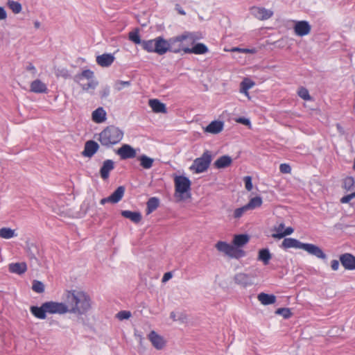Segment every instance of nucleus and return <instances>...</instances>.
Here are the masks:
<instances>
[{
	"label": "nucleus",
	"mask_w": 355,
	"mask_h": 355,
	"mask_svg": "<svg viewBox=\"0 0 355 355\" xmlns=\"http://www.w3.org/2000/svg\"><path fill=\"white\" fill-rule=\"evenodd\" d=\"M65 300L69 313L84 315L92 309L91 297L83 291L71 290L67 291Z\"/></svg>",
	"instance_id": "obj_1"
},
{
	"label": "nucleus",
	"mask_w": 355,
	"mask_h": 355,
	"mask_svg": "<svg viewBox=\"0 0 355 355\" xmlns=\"http://www.w3.org/2000/svg\"><path fill=\"white\" fill-rule=\"evenodd\" d=\"M281 247L284 249H302L307 252L309 254L315 256L318 259H325L327 258V255L318 246L312 243H304L293 238L284 239L282 241Z\"/></svg>",
	"instance_id": "obj_2"
},
{
	"label": "nucleus",
	"mask_w": 355,
	"mask_h": 355,
	"mask_svg": "<svg viewBox=\"0 0 355 355\" xmlns=\"http://www.w3.org/2000/svg\"><path fill=\"white\" fill-rule=\"evenodd\" d=\"M123 137V132L119 128L110 125L101 132L98 141L102 146L110 147L119 143Z\"/></svg>",
	"instance_id": "obj_3"
},
{
	"label": "nucleus",
	"mask_w": 355,
	"mask_h": 355,
	"mask_svg": "<svg viewBox=\"0 0 355 355\" xmlns=\"http://www.w3.org/2000/svg\"><path fill=\"white\" fill-rule=\"evenodd\" d=\"M175 196L180 200H184L191 198V180L183 175L176 176L174 178Z\"/></svg>",
	"instance_id": "obj_4"
},
{
	"label": "nucleus",
	"mask_w": 355,
	"mask_h": 355,
	"mask_svg": "<svg viewBox=\"0 0 355 355\" xmlns=\"http://www.w3.org/2000/svg\"><path fill=\"white\" fill-rule=\"evenodd\" d=\"M184 38L185 37H182L181 35L171 37L168 40H165L164 38V55L168 51L174 53L183 51L185 53V49H188V46H185L184 44Z\"/></svg>",
	"instance_id": "obj_5"
},
{
	"label": "nucleus",
	"mask_w": 355,
	"mask_h": 355,
	"mask_svg": "<svg viewBox=\"0 0 355 355\" xmlns=\"http://www.w3.org/2000/svg\"><path fill=\"white\" fill-rule=\"evenodd\" d=\"M211 160L212 157L210 152L206 150L201 157L193 161L189 169L196 173H203L209 168Z\"/></svg>",
	"instance_id": "obj_6"
},
{
	"label": "nucleus",
	"mask_w": 355,
	"mask_h": 355,
	"mask_svg": "<svg viewBox=\"0 0 355 355\" xmlns=\"http://www.w3.org/2000/svg\"><path fill=\"white\" fill-rule=\"evenodd\" d=\"M164 37H157L153 40H143L141 46L148 53H156L159 55H164Z\"/></svg>",
	"instance_id": "obj_7"
},
{
	"label": "nucleus",
	"mask_w": 355,
	"mask_h": 355,
	"mask_svg": "<svg viewBox=\"0 0 355 355\" xmlns=\"http://www.w3.org/2000/svg\"><path fill=\"white\" fill-rule=\"evenodd\" d=\"M45 308L46 309L47 313L49 314L62 315L69 313L67 302L64 303L54 301L46 302Z\"/></svg>",
	"instance_id": "obj_8"
},
{
	"label": "nucleus",
	"mask_w": 355,
	"mask_h": 355,
	"mask_svg": "<svg viewBox=\"0 0 355 355\" xmlns=\"http://www.w3.org/2000/svg\"><path fill=\"white\" fill-rule=\"evenodd\" d=\"M116 153L121 159H132L137 156V150L129 144H123Z\"/></svg>",
	"instance_id": "obj_9"
},
{
	"label": "nucleus",
	"mask_w": 355,
	"mask_h": 355,
	"mask_svg": "<svg viewBox=\"0 0 355 355\" xmlns=\"http://www.w3.org/2000/svg\"><path fill=\"white\" fill-rule=\"evenodd\" d=\"M148 338L152 345L157 350L163 349L166 344V340L163 336L158 334L155 331H151L148 335Z\"/></svg>",
	"instance_id": "obj_10"
},
{
	"label": "nucleus",
	"mask_w": 355,
	"mask_h": 355,
	"mask_svg": "<svg viewBox=\"0 0 355 355\" xmlns=\"http://www.w3.org/2000/svg\"><path fill=\"white\" fill-rule=\"evenodd\" d=\"M234 280L236 284L243 287H247L253 284V277L243 272L236 274Z\"/></svg>",
	"instance_id": "obj_11"
},
{
	"label": "nucleus",
	"mask_w": 355,
	"mask_h": 355,
	"mask_svg": "<svg viewBox=\"0 0 355 355\" xmlns=\"http://www.w3.org/2000/svg\"><path fill=\"white\" fill-rule=\"evenodd\" d=\"M339 260L345 269L355 270V257L349 253H345L340 256Z\"/></svg>",
	"instance_id": "obj_12"
},
{
	"label": "nucleus",
	"mask_w": 355,
	"mask_h": 355,
	"mask_svg": "<svg viewBox=\"0 0 355 355\" xmlns=\"http://www.w3.org/2000/svg\"><path fill=\"white\" fill-rule=\"evenodd\" d=\"M251 12L259 20H266L273 15V12L271 10L261 7H253L251 9Z\"/></svg>",
	"instance_id": "obj_13"
},
{
	"label": "nucleus",
	"mask_w": 355,
	"mask_h": 355,
	"mask_svg": "<svg viewBox=\"0 0 355 355\" xmlns=\"http://www.w3.org/2000/svg\"><path fill=\"white\" fill-rule=\"evenodd\" d=\"M311 27L306 21H297L294 26L295 33L298 36H304L309 34Z\"/></svg>",
	"instance_id": "obj_14"
},
{
	"label": "nucleus",
	"mask_w": 355,
	"mask_h": 355,
	"mask_svg": "<svg viewBox=\"0 0 355 355\" xmlns=\"http://www.w3.org/2000/svg\"><path fill=\"white\" fill-rule=\"evenodd\" d=\"M181 36L185 37L184 39V44L188 47L194 45L197 41L202 38V34L198 32H184Z\"/></svg>",
	"instance_id": "obj_15"
},
{
	"label": "nucleus",
	"mask_w": 355,
	"mask_h": 355,
	"mask_svg": "<svg viewBox=\"0 0 355 355\" xmlns=\"http://www.w3.org/2000/svg\"><path fill=\"white\" fill-rule=\"evenodd\" d=\"M98 144L92 140L87 141L85 144L82 154L84 157H92L98 150Z\"/></svg>",
	"instance_id": "obj_16"
},
{
	"label": "nucleus",
	"mask_w": 355,
	"mask_h": 355,
	"mask_svg": "<svg viewBox=\"0 0 355 355\" xmlns=\"http://www.w3.org/2000/svg\"><path fill=\"white\" fill-rule=\"evenodd\" d=\"M115 58L111 53H103L96 57V63L103 67H110L114 61Z\"/></svg>",
	"instance_id": "obj_17"
},
{
	"label": "nucleus",
	"mask_w": 355,
	"mask_h": 355,
	"mask_svg": "<svg viewBox=\"0 0 355 355\" xmlns=\"http://www.w3.org/2000/svg\"><path fill=\"white\" fill-rule=\"evenodd\" d=\"M114 168V162L112 159L105 160L100 169L101 177L103 180H107L109 178L110 171H112Z\"/></svg>",
	"instance_id": "obj_18"
},
{
	"label": "nucleus",
	"mask_w": 355,
	"mask_h": 355,
	"mask_svg": "<svg viewBox=\"0 0 355 355\" xmlns=\"http://www.w3.org/2000/svg\"><path fill=\"white\" fill-rule=\"evenodd\" d=\"M224 128V123L221 121H211L205 128V132L216 135L220 133Z\"/></svg>",
	"instance_id": "obj_19"
},
{
	"label": "nucleus",
	"mask_w": 355,
	"mask_h": 355,
	"mask_svg": "<svg viewBox=\"0 0 355 355\" xmlns=\"http://www.w3.org/2000/svg\"><path fill=\"white\" fill-rule=\"evenodd\" d=\"M207 46L202 43L194 44L192 48L185 49V53H193L196 55L205 54L208 52Z\"/></svg>",
	"instance_id": "obj_20"
},
{
	"label": "nucleus",
	"mask_w": 355,
	"mask_h": 355,
	"mask_svg": "<svg viewBox=\"0 0 355 355\" xmlns=\"http://www.w3.org/2000/svg\"><path fill=\"white\" fill-rule=\"evenodd\" d=\"M106 115L105 110L100 107L92 112V118L95 123H101L106 120Z\"/></svg>",
	"instance_id": "obj_21"
},
{
	"label": "nucleus",
	"mask_w": 355,
	"mask_h": 355,
	"mask_svg": "<svg viewBox=\"0 0 355 355\" xmlns=\"http://www.w3.org/2000/svg\"><path fill=\"white\" fill-rule=\"evenodd\" d=\"M31 312L37 318L44 320L46 318L47 311L45 308V302L41 306H33L31 307Z\"/></svg>",
	"instance_id": "obj_22"
},
{
	"label": "nucleus",
	"mask_w": 355,
	"mask_h": 355,
	"mask_svg": "<svg viewBox=\"0 0 355 355\" xmlns=\"http://www.w3.org/2000/svg\"><path fill=\"white\" fill-rule=\"evenodd\" d=\"M149 106L153 111L156 113H166V108L165 104L162 103L157 99H150L149 101Z\"/></svg>",
	"instance_id": "obj_23"
},
{
	"label": "nucleus",
	"mask_w": 355,
	"mask_h": 355,
	"mask_svg": "<svg viewBox=\"0 0 355 355\" xmlns=\"http://www.w3.org/2000/svg\"><path fill=\"white\" fill-rule=\"evenodd\" d=\"M232 162V159L229 155H223L217 159L214 165L216 168H224L229 166Z\"/></svg>",
	"instance_id": "obj_24"
},
{
	"label": "nucleus",
	"mask_w": 355,
	"mask_h": 355,
	"mask_svg": "<svg viewBox=\"0 0 355 355\" xmlns=\"http://www.w3.org/2000/svg\"><path fill=\"white\" fill-rule=\"evenodd\" d=\"M31 91L34 93H46L47 87L40 80H35L31 84Z\"/></svg>",
	"instance_id": "obj_25"
},
{
	"label": "nucleus",
	"mask_w": 355,
	"mask_h": 355,
	"mask_svg": "<svg viewBox=\"0 0 355 355\" xmlns=\"http://www.w3.org/2000/svg\"><path fill=\"white\" fill-rule=\"evenodd\" d=\"M26 270L27 266L26 263L24 262L10 263L9 265V270L11 272L16 273L18 275L24 273L26 271Z\"/></svg>",
	"instance_id": "obj_26"
},
{
	"label": "nucleus",
	"mask_w": 355,
	"mask_h": 355,
	"mask_svg": "<svg viewBox=\"0 0 355 355\" xmlns=\"http://www.w3.org/2000/svg\"><path fill=\"white\" fill-rule=\"evenodd\" d=\"M121 215L135 223H138L141 220V215L137 211L124 210L121 211Z\"/></svg>",
	"instance_id": "obj_27"
},
{
	"label": "nucleus",
	"mask_w": 355,
	"mask_h": 355,
	"mask_svg": "<svg viewBox=\"0 0 355 355\" xmlns=\"http://www.w3.org/2000/svg\"><path fill=\"white\" fill-rule=\"evenodd\" d=\"M257 298L263 305L272 304L276 302V297L274 295H269L264 293H259Z\"/></svg>",
	"instance_id": "obj_28"
},
{
	"label": "nucleus",
	"mask_w": 355,
	"mask_h": 355,
	"mask_svg": "<svg viewBox=\"0 0 355 355\" xmlns=\"http://www.w3.org/2000/svg\"><path fill=\"white\" fill-rule=\"evenodd\" d=\"M94 72L89 69H86L83 71V72L80 74H78L75 76V80L78 83H82V82L85 80H94Z\"/></svg>",
	"instance_id": "obj_29"
},
{
	"label": "nucleus",
	"mask_w": 355,
	"mask_h": 355,
	"mask_svg": "<svg viewBox=\"0 0 355 355\" xmlns=\"http://www.w3.org/2000/svg\"><path fill=\"white\" fill-rule=\"evenodd\" d=\"M125 192V188L122 186L119 187L109 197L111 200V203H117L119 202Z\"/></svg>",
	"instance_id": "obj_30"
},
{
	"label": "nucleus",
	"mask_w": 355,
	"mask_h": 355,
	"mask_svg": "<svg viewBox=\"0 0 355 355\" xmlns=\"http://www.w3.org/2000/svg\"><path fill=\"white\" fill-rule=\"evenodd\" d=\"M137 159L140 162V165L144 169H150L154 163V159L149 157L146 155H141L139 156Z\"/></svg>",
	"instance_id": "obj_31"
},
{
	"label": "nucleus",
	"mask_w": 355,
	"mask_h": 355,
	"mask_svg": "<svg viewBox=\"0 0 355 355\" xmlns=\"http://www.w3.org/2000/svg\"><path fill=\"white\" fill-rule=\"evenodd\" d=\"M215 247L218 251L225 253L227 256H230L233 248L232 245L224 241H218Z\"/></svg>",
	"instance_id": "obj_32"
},
{
	"label": "nucleus",
	"mask_w": 355,
	"mask_h": 355,
	"mask_svg": "<svg viewBox=\"0 0 355 355\" xmlns=\"http://www.w3.org/2000/svg\"><path fill=\"white\" fill-rule=\"evenodd\" d=\"M249 241V236L247 234L235 235L233 239V243L236 247H242Z\"/></svg>",
	"instance_id": "obj_33"
},
{
	"label": "nucleus",
	"mask_w": 355,
	"mask_h": 355,
	"mask_svg": "<svg viewBox=\"0 0 355 355\" xmlns=\"http://www.w3.org/2000/svg\"><path fill=\"white\" fill-rule=\"evenodd\" d=\"M262 205V198L260 196H256L250 200L246 207L248 210H253L261 207Z\"/></svg>",
	"instance_id": "obj_34"
},
{
	"label": "nucleus",
	"mask_w": 355,
	"mask_h": 355,
	"mask_svg": "<svg viewBox=\"0 0 355 355\" xmlns=\"http://www.w3.org/2000/svg\"><path fill=\"white\" fill-rule=\"evenodd\" d=\"M15 230H12L9 227H2L0 229V237L6 239H9L16 236Z\"/></svg>",
	"instance_id": "obj_35"
},
{
	"label": "nucleus",
	"mask_w": 355,
	"mask_h": 355,
	"mask_svg": "<svg viewBox=\"0 0 355 355\" xmlns=\"http://www.w3.org/2000/svg\"><path fill=\"white\" fill-rule=\"evenodd\" d=\"M159 200L157 198L152 197L147 202V214L154 211L159 206Z\"/></svg>",
	"instance_id": "obj_36"
},
{
	"label": "nucleus",
	"mask_w": 355,
	"mask_h": 355,
	"mask_svg": "<svg viewBox=\"0 0 355 355\" xmlns=\"http://www.w3.org/2000/svg\"><path fill=\"white\" fill-rule=\"evenodd\" d=\"M271 259V254L268 249H262L259 252L258 259L263 261L265 265L269 263Z\"/></svg>",
	"instance_id": "obj_37"
},
{
	"label": "nucleus",
	"mask_w": 355,
	"mask_h": 355,
	"mask_svg": "<svg viewBox=\"0 0 355 355\" xmlns=\"http://www.w3.org/2000/svg\"><path fill=\"white\" fill-rule=\"evenodd\" d=\"M83 90L89 91V89H94L98 85V83L94 80H87L82 82V83H78Z\"/></svg>",
	"instance_id": "obj_38"
},
{
	"label": "nucleus",
	"mask_w": 355,
	"mask_h": 355,
	"mask_svg": "<svg viewBox=\"0 0 355 355\" xmlns=\"http://www.w3.org/2000/svg\"><path fill=\"white\" fill-rule=\"evenodd\" d=\"M8 6L15 14H18L21 11V5L17 1H8Z\"/></svg>",
	"instance_id": "obj_39"
},
{
	"label": "nucleus",
	"mask_w": 355,
	"mask_h": 355,
	"mask_svg": "<svg viewBox=\"0 0 355 355\" xmlns=\"http://www.w3.org/2000/svg\"><path fill=\"white\" fill-rule=\"evenodd\" d=\"M129 40L136 44H141L143 42L137 31H132L129 33Z\"/></svg>",
	"instance_id": "obj_40"
},
{
	"label": "nucleus",
	"mask_w": 355,
	"mask_h": 355,
	"mask_svg": "<svg viewBox=\"0 0 355 355\" xmlns=\"http://www.w3.org/2000/svg\"><path fill=\"white\" fill-rule=\"evenodd\" d=\"M294 232V230L293 227H288L287 228H286L284 231L283 233H279V234H272V238H275V239H282L284 238V236H288V235H290L293 232Z\"/></svg>",
	"instance_id": "obj_41"
},
{
	"label": "nucleus",
	"mask_w": 355,
	"mask_h": 355,
	"mask_svg": "<svg viewBox=\"0 0 355 355\" xmlns=\"http://www.w3.org/2000/svg\"><path fill=\"white\" fill-rule=\"evenodd\" d=\"M32 288L35 292L41 293L44 291V285L41 282L35 280L33 283Z\"/></svg>",
	"instance_id": "obj_42"
},
{
	"label": "nucleus",
	"mask_w": 355,
	"mask_h": 355,
	"mask_svg": "<svg viewBox=\"0 0 355 355\" xmlns=\"http://www.w3.org/2000/svg\"><path fill=\"white\" fill-rule=\"evenodd\" d=\"M354 180L352 177H347L343 182V187L347 190L350 191L352 190L353 186L354 184Z\"/></svg>",
	"instance_id": "obj_43"
},
{
	"label": "nucleus",
	"mask_w": 355,
	"mask_h": 355,
	"mask_svg": "<svg viewBox=\"0 0 355 355\" xmlns=\"http://www.w3.org/2000/svg\"><path fill=\"white\" fill-rule=\"evenodd\" d=\"M245 256V252L242 250L237 249L233 246L232 251L229 257L235 259H239Z\"/></svg>",
	"instance_id": "obj_44"
},
{
	"label": "nucleus",
	"mask_w": 355,
	"mask_h": 355,
	"mask_svg": "<svg viewBox=\"0 0 355 355\" xmlns=\"http://www.w3.org/2000/svg\"><path fill=\"white\" fill-rule=\"evenodd\" d=\"M276 313L282 315L284 318H289L292 313L288 308H279L276 311Z\"/></svg>",
	"instance_id": "obj_45"
},
{
	"label": "nucleus",
	"mask_w": 355,
	"mask_h": 355,
	"mask_svg": "<svg viewBox=\"0 0 355 355\" xmlns=\"http://www.w3.org/2000/svg\"><path fill=\"white\" fill-rule=\"evenodd\" d=\"M130 81L117 80L114 84V89L117 91H121L125 87L130 85Z\"/></svg>",
	"instance_id": "obj_46"
},
{
	"label": "nucleus",
	"mask_w": 355,
	"mask_h": 355,
	"mask_svg": "<svg viewBox=\"0 0 355 355\" xmlns=\"http://www.w3.org/2000/svg\"><path fill=\"white\" fill-rule=\"evenodd\" d=\"M297 94L300 98L305 101H309L311 99L309 91L304 87L300 88Z\"/></svg>",
	"instance_id": "obj_47"
},
{
	"label": "nucleus",
	"mask_w": 355,
	"mask_h": 355,
	"mask_svg": "<svg viewBox=\"0 0 355 355\" xmlns=\"http://www.w3.org/2000/svg\"><path fill=\"white\" fill-rule=\"evenodd\" d=\"M248 211V209L247 208L246 205H244L241 207L237 208L234 210V217L235 218H241L245 212Z\"/></svg>",
	"instance_id": "obj_48"
},
{
	"label": "nucleus",
	"mask_w": 355,
	"mask_h": 355,
	"mask_svg": "<svg viewBox=\"0 0 355 355\" xmlns=\"http://www.w3.org/2000/svg\"><path fill=\"white\" fill-rule=\"evenodd\" d=\"M131 317V313L129 311H121L116 314V318L119 320L129 319Z\"/></svg>",
	"instance_id": "obj_49"
},
{
	"label": "nucleus",
	"mask_w": 355,
	"mask_h": 355,
	"mask_svg": "<svg viewBox=\"0 0 355 355\" xmlns=\"http://www.w3.org/2000/svg\"><path fill=\"white\" fill-rule=\"evenodd\" d=\"M254 85V82L245 78L241 83V87L244 88L245 90H249Z\"/></svg>",
	"instance_id": "obj_50"
},
{
	"label": "nucleus",
	"mask_w": 355,
	"mask_h": 355,
	"mask_svg": "<svg viewBox=\"0 0 355 355\" xmlns=\"http://www.w3.org/2000/svg\"><path fill=\"white\" fill-rule=\"evenodd\" d=\"M245 182V187L248 191L252 189V178L250 176H245L243 179Z\"/></svg>",
	"instance_id": "obj_51"
},
{
	"label": "nucleus",
	"mask_w": 355,
	"mask_h": 355,
	"mask_svg": "<svg viewBox=\"0 0 355 355\" xmlns=\"http://www.w3.org/2000/svg\"><path fill=\"white\" fill-rule=\"evenodd\" d=\"M285 230V225L284 223H280L277 224L273 227V231L275 232V234L283 233Z\"/></svg>",
	"instance_id": "obj_52"
},
{
	"label": "nucleus",
	"mask_w": 355,
	"mask_h": 355,
	"mask_svg": "<svg viewBox=\"0 0 355 355\" xmlns=\"http://www.w3.org/2000/svg\"><path fill=\"white\" fill-rule=\"evenodd\" d=\"M279 171L282 173H290L291 171V168L289 164H282L279 166Z\"/></svg>",
	"instance_id": "obj_53"
},
{
	"label": "nucleus",
	"mask_w": 355,
	"mask_h": 355,
	"mask_svg": "<svg viewBox=\"0 0 355 355\" xmlns=\"http://www.w3.org/2000/svg\"><path fill=\"white\" fill-rule=\"evenodd\" d=\"M110 87L108 86H105L100 91V96L102 98H105L110 95Z\"/></svg>",
	"instance_id": "obj_54"
},
{
	"label": "nucleus",
	"mask_w": 355,
	"mask_h": 355,
	"mask_svg": "<svg viewBox=\"0 0 355 355\" xmlns=\"http://www.w3.org/2000/svg\"><path fill=\"white\" fill-rule=\"evenodd\" d=\"M355 198V191L349 194V195H347L345 196H343L341 199H340V202L342 203H348L352 199L354 198Z\"/></svg>",
	"instance_id": "obj_55"
},
{
	"label": "nucleus",
	"mask_w": 355,
	"mask_h": 355,
	"mask_svg": "<svg viewBox=\"0 0 355 355\" xmlns=\"http://www.w3.org/2000/svg\"><path fill=\"white\" fill-rule=\"evenodd\" d=\"M235 121L239 123H241L249 127L251 125L250 121L247 118L239 117L237 118Z\"/></svg>",
	"instance_id": "obj_56"
},
{
	"label": "nucleus",
	"mask_w": 355,
	"mask_h": 355,
	"mask_svg": "<svg viewBox=\"0 0 355 355\" xmlns=\"http://www.w3.org/2000/svg\"><path fill=\"white\" fill-rule=\"evenodd\" d=\"M56 76H62L66 78L69 77V75L68 71L66 69L62 68L61 69H57Z\"/></svg>",
	"instance_id": "obj_57"
},
{
	"label": "nucleus",
	"mask_w": 355,
	"mask_h": 355,
	"mask_svg": "<svg viewBox=\"0 0 355 355\" xmlns=\"http://www.w3.org/2000/svg\"><path fill=\"white\" fill-rule=\"evenodd\" d=\"M339 266H340L339 261L334 259L331 261V268L333 270H334V271L338 270L339 268Z\"/></svg>",
	"instance_id": "obj_58"
},
{
	"label": "nucleus",
	"mask_w": 355,
	"mask_h": 355,
	"mask_svg": "<svg viewBox=\"0 0 355 355\" xmlns=\"http://www.w3.org/2000/svg\"><path fill=\"white\" fill-rule=\"evenodd\" d=\"M7 18V13L4 8L0 6V20H4Z\"/></svg>",
	"instance_id": "obj_59"
},
{
	"label": "nucleus",
	"mask_w": 355,
	"mask_h": 355,
	"mask_svg": "<svg viewBox=\"0 0 355 355\" xmlns=\"http://www.w3.org/2000/svg\"><path fill=\"white\" fill-rule=\"evenodd\" d=\"M172 278V273L171 272H166L162 279L163 283L166 282Z\"/></svg>",
	"instance_id": "obj_60"
},
{
	"label": "nucleus",
	"mask_w": 355,
	"mask_h": 355,
	"mask_svg": "<svg viewBox=\"0 0 355 355\" xmlns=\"http://www.w3.org/2000/svg\"><path fill=\"white\" fill-rule=\"evenodd\" d=\"M178 315H177V314L175 313V312H171V314H170V318L173 320V321H178V320H180V318H177Z\"/></svg>",
	"instance_id": "obj_61"
},
{
	"label": "nucleus",
	"mask_w": 355,
	"mask_h": 355,
	"mask_svg": "<svg viewBox=\"0 0 355 355\" xmlns=\"http://www.w3.org/2000/svg\"><path fill=\"white\" fill-rule=\"evenodd\" d=\"M100 202L101 205H105L106 202H111V200H110V197H107L101 199Z\"/></svg>",
	"instance_id": "obj_62"
},
{
	"label": "nucleus",
	"mask_w": 355,
	"mask_h": 355,
	"mask_svg": "<svg viewBox=\"0 0 355 355\" xmlns=\"http://www.w3.org/2000/svg\"><path fill=\"white\" fill-rule=\"evenodd\" d=\"M240 92L242 94H244L245 96H248V90H245L244 88L241 87L240 88Z\"/></svg>",
	"instance_id": "obj_63"
},
{
	"label": "nucleus",
	"mask_w": 355,
	"mask_h": 355,
	"mask_svg": "<svg viewBox=\"0 0 355 355\" xmlns=\"http://www.w3.org/2000/svg\"><path fill=\"white\" fill-rule=\"evenodd\" d=\"M27 69L29 70V71H33L34 72H35V71H36L35 67L33 64H30L28 66Z\"/></svg>",
	"instance_id": "obj_64"
}]
</instances>
